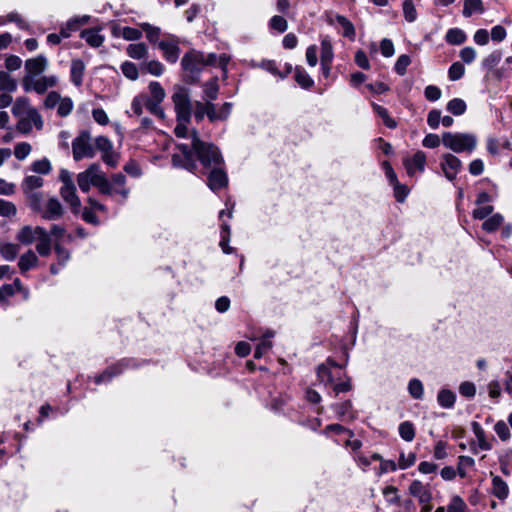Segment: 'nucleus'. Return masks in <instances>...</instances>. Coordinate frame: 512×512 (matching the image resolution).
<instances>
[{
  "label": "nucleus",
  "instance_id": "1",
  "mask_svg": "<svg viewBox=\"0 0 512 512\" xmlns=\"http://www.w3.org/2000/svg\"><path fill=\"white\" fill-rule=\"evenodd\" d=\"M217 55L215 53L204 54L201 51L192 49L184 54L181 59V67L184 71V79L188 83H197L200 74L207 66L216 65Z\"/></svg>",
  "mask_w": 512,
  "mask_h": 512
},
{
  "label": "nucleus",
  "instance_id": "2",
  "mask_svg": "<svg viewBox=\"0 0 512 512\" xmlns=\"http://www.w3.org/2000/svg\"><path fill=\"white\" fill-rule=\"evenodd\" d=\"M77 184L84 193L89 192L91 186L96 187L100 193L105 195L113 193V186L98 163H92L86 170L80 172L77 175Z\"/></svg>",
  "mask_w": 512,
  "mask_h": 512
},
{
  "label": "nucleus",
  "instance_id": "3",
  "mask_svg": "<svg viewBox=\"0 0 512 512\" xmlns=\"http://www.w3.org/2000/svg\"><path fill=\"white\" fill-rule=\"evenodd\" d=\"M442 143L455 153H471L477 146V139L469 133L445 132L442 135Z\"/></svg>",
  "mask_w": 512,
  "mask_h": 512
},
{
  "label": "nucleus",
  "instance_id": "4",
  "mask_svg": "<svg viewBox=\"0 0 512 512\" xmlns=\"http://www.w3.org/2000/svg\"><path fill=\"white\" fill-rule=\"evenodd\" d=\"M192 147L204 166L218 165L222 162L218 148L201 141L196 130L192 131Z\"/></svg>",
  "mask_w": 512,
  "mask_h": 512
},
{
  "label": "nucleus",
  "instance_id": "5",
  "mask_svg": "<svg viewBox=\"0 0 512 512\" xmlns=\"http://www.w3.org/2000/svg\"><path fill=\"white\" fill-rule=\"evenodd\" d=\"M72 153L75 161H80L84 158L92 159L95 156V148L88 131H82L74 138L72 141Z\"/></svg>",
  "mask_w": 512,
  "mask_h": 512
},
{
  "label": "nucleus",
  "instance_id": "6",
  "mask_svg": "<svg viewBox=\"0 0 512 512\" xmlns=\"http://www.w3.org/2000/svg\"><path fill=\"white\" fill-rule=\"evenodd\" d=\"M172 102L176 112V117H180L182 120L191 118V102L189 90L184 86H176L175 91L172 95Z\"/></svg>",
  "mask_w": 512,
  "mask_h": 512
},
{
  "label": "nucleus",
  "instance_id": "7",
  "mask_svg": "<svg viewBox=\"0 0 512 512\" xmlns=\"http://www.w3.org/2000/svg\"><path fill=\"white\" fill-rule=\"evenodd\" d=\"M57 83L58 77L56 75H43L22 80V86L26 92L33 91L40 95L44 94L48 89L55 87Z\"/></svg>",
  "mask_w": 512,
  "mask_h": 512
},
{
  "label": "nucleus",
  "instance_id": "8",
  "mask_svg": "<svg viewBox=\"0 0 512 512\" xmlns=\"http://www.w3.org/2000/svg\"><path fill=\"white\" fill-rule=\"evenodd\" d=\"M95 147L101 152L102 161L109 167L115 168L120 160V155L114 151L113 143L105 136H99L94 141Z\"/></svg>",
  "mask_w": 512,
  "mask_h": 512
},
{
  "label": "nucleus",
  "instance_id": "9",
  "mask_svg": "<svg viewBox=\"0 0 512 512\" xmlns=\"http://www.w3.org/2000/svg\"><path fill=\"white\" fill-rule=\"evenodd\" d=\"M44 126L43 118L36 108L30 110L29 113L18 118L16 129L21 134L27 135L32 132L33 127L37 130H42Z\"/></svg>",
  "mask_w": 512,
  "mask_h": 512
},
{
  "label": "nucleus",
  "instance_id": "10",
  "mask_svg": "<svg viewBox=\"0 0 512 512\" xmlns=\"http://www.w3.org/2000/svg\"><path fill=\"white\" fill-rule=\"evenodd\" d=\"M48 59L44 55H38L25 61V75L22 80L40 76L48 67Z\"/></svg>",
  "mask_w": 512,
  "mask_h": 512
},
{
  "label": "nucleus",
  "instance_id": "11",
  "mask_svg": "<svg viewBox=\"0 0 512 512\" xmlns=\"http://www.w3.org/2000/svg\"><path fill=\"white\" fill-rule=\"evenodd\" d=\"M45 229L40 226L25 225L19 229L16 234V240L23 245H31L43 235L45 236Z\"/></svg>",
  "mask_w": 512,
  "mask_h": 512
},
{
  "label": "nucleus",
  "instance_id": "12",
  "mask_svg": "<svg viewBox=\"0 0 512 512\" xmlns=\"http://www.w3.org/2000/svg\"><path fill=\"white\" fill-rule=\"evenodd\" d=\"M461 168L462 162L455 155L446 153L442 156L441 169L448 180H454Z\"/></svg>",
  "mask_w": 512,
  "mask_h": 512
},
{
  "label": "nucleus",
  "instance_id": "13",
  "mask_svg": "<svg viewBox=\"0 0 512 512\" xmlns=\"http://www.w3.org/2000/svg\"><path fill=\"white\" fill-rule=\"evenodd\" d=\"M409 494L418 499L419 504L426 506L431 504L432 493L428 485L423 484L419 480L411 482L408 488Z\"/></svg>",
  "mask_w": 512,
  "mask_h": 512
},
{
  "label": "nucleus",
  "instance_id": "14",
  "mask_svg": "<svg viewBox=\"0 0 512 512\" xmlns=\"http://www.w3.org/2000/svg\"><path fill=\"white\" fill-rule=\"evenodd\" d=\"M158 47L162 51L163 57L167 62L172 64L177 62L180 54V47L179 42L175 37L158 42Z\"/></svg>",
  "mask_w": 512,
  "mask_h": 512
},
{
  "label": "nucleus",
  "instance_id": "15",
  "mask_svg": "<svg viewBox=\"0 0 512 512\" xmlns=\"http://www.w3.org/2000/svg\"><path fill=\"white\" fill-rule=\"evenodd\" d=\"M403 165L409 176H414L417 171L423 172L426 165V154L419 150L412 157L404 158Z\"/></svg>",
  "mask_w": 512,
  "mask_h": 512
},
{
  "label": "nucleus",
  "instance_id": "16",
  "mask_svg": "<svg viewBox=\"0 0 512 512\" xmlns=\"http://www.w3.org/2000/svg\"><path fill=\"white\" fill-rule=\"evenodd\" d=\"M63 212V207L59 200L55 197H51L44 203L40 214L43 219L53 221L60 219L63 215Z\"/></svg>",
  "mask_w": 512,
  "mask_h": 512
},
{
  "label": "nucleus",
  "instance_id": "17",
  "mask_svg": "<svg viewBox=\"0 0 512 512\" xmlns=\"http://www.w3.org/2000/svg\"><path fill=\"white\" fill-rule=\"evenodd\" d=\"M60 195L63 200L70 206L73 213H79L81 208V201L76 194L75 185L62 186Z\"/></svg>",
  "mask_w": 512,
  "mask_h": 512
},
{
  "label": "nucleus",
  "instance_id": "18",
  "mask_svg": "<svg viewBox=\"0 0 512 512\" xmlns=\"http://www.w3.org/2000/svg\"><path fill=\"white\" fill-rule=\"evenodd\" d=\"M38 264V256L31 249L23 253L18 260V267L22 274H25L29 270L36 268Z\"/></svg>",
  "mask_w": 512,
  "mask_h": 512
},
{
  "label": "nucleus",
  "instance_id": "19",
  "mask_svg": "<svg viewBox=\"0 0 512 512\" xmlns=\"http://www.w3.org/2000/svg\"><path fill=\"white\" fill-rule=\"evenodd\" d=\"M178 148L181 150V152L183 154L184 162L181 161L179 155L174 154L172 156L173 164L175 166H183V167H185L188 170H192L193 168H195L196 165H195V163L193 161L192 150L189 149V147L187 145H184V144L178 145Z\"/></svg>",
  "mask_w": 512,
  "mask_h": 512
},
{
  "label": "nucleus",
  "instance_id": "20",
  "mask_svg": "<svg viewBox=\"0 0 512 512\" xmlns=\"http://www.w3.org/2000/svg\"><path fill=\"white\" fill-rule=\"evenodd\" d=\"M228 179L226 173L221 169H213L208 177V186L211 190L217 191L227 185Z\"/></svg>",
  "mask_w": 512,
  "mask_h": 512
},
{
  "label": "nucleus",
  "instance_id": "21",
  "mask_svg": "<svg viewBox=\"0 0 512 512\" xmlns=\"http://www.w3.org/2000/svg\"><path fill=\"white\" fill-rule=\"evenodd\" d=\"M85 63L81 59H73L71 62L70 78L71 82L79 87L82 85L85 73Z\"/></svg>",
  "mask_w": 512,
  "mask_h": 512
},
{
  "label": "nucleus",
  "instance_id": "22",
  "mask_svg": "<svg viewBox=\"0 0 512 512\" xmlns=\"http://www.w3.org/2000/svg\"><path fill=\"white\" fill-rule=\"evenodd\" d=\"M274 336H275V332L273 330H267L263 334L261 341L256 346V349L254 352L255 358L259 359L271 350V348L273 346L271 339Z\"/></svg>",
  "mask_w": 512,
  "mask_h": 512
},
{
  "label": "nucleus",
  "instance_id": "23",
  "mask_svg": "<svg viewBox=\"0 0 512 512\" xmlns=\"http://www.w3.org/2000/svg\"><path fill=\"white\" fill-rule=\"evenodd\" d=\"M492 476V493L495 497H497L500 500H504L508 497L509 494V487L507 483L499 476L493 475Z\"/></svg>",
  "mask_w": 512,
  "mask_h": 512
},
{
  "label": "nucleus",
  "instance_id": "24",
  "mask_svg": "<svg viewBox=\"0 0 512 512\" xmlns=\"http://www.w3.org/2000/svg\"><path fill=\"white\" fill-rule=\"evenodd\" d=\"M35 107H33L30 104V101L26 97H18L12 106V113L15 117L20 118L23 115L30 112V110H33Z\"/></svg>",
  "mask_w": 512,
  "mask_h": 512
},
{
  "label": "nucleus",
  "instance_id": "25",
  "mask_svg": "<svg viewBox=\"0 0 512 512\" xmlns=\"http://www.w3.org/2000/svg\"><path fill=\"white\" fill-rule=\"evenodd\" d=\"M127 55L135 60L145 59L148 55V47L145 43H133L128 45L126 49Z\"/></svg>",
  "mask_w": 512,
  "mask_h": 512
},
{
  "label": "nucleus",
  "instance_id": "26",
  "mask_svg": "<svg viewBox=\"0 0 512 512\" xmlns=\"http://www.w3.org/2000/svg\"><path fill=\"white\" fill-rule=\"evenodd\" d=\"M112 183L115 186L113 188V193H117L123 197V199H127L130 193L129 188L126 187V177L117 173L112 176Z\"/></svg>",
  "mask_w": 512,
  "mask_h": 512
},
{
  "label": "nucleus",
  "instance_id": "27",
  "mask_svg": "<svg viewBox=\"0 0 512 512\" xmlns=\"http://www.w3.org/2000/svg\"><path fill=\"white\" fill-rule=\"evenodd\" d=\"M83 38L90 46L97 48L103 44L104 37L96 29H88L81 32Z\"/></svg>",
  "mask_w": 512,
  "mask_h": 512
},
{
  "label": "nucleus",
  "instance_id": "28",
  "mask_svg": "<svg viewBox=\"0 0 512 512\" xmlns=\"http://www.w3.org/2000/svg\"><path fill=\"white\" fill-rule=\"evenodd\" d=\"M455 400V393L449 389H441L437 395L438 404L443 408H452Z\"/></svg>",
  "mask_w": 512,
  "mask_h": 512
},
{
  "label": "nucleus",
  "instance_id": "29",
  "mask_svg": "<svg viewBox=\"0 0 512 512\" xmlns=\"http://www.w3.org/2000/svg\"><path fill=\"white\" fill-rule=\"evenodd\" d=\"M17 90V81L5 71H0V91L13 93Z\"/></svg>",
  "mask_w": 512,
  "mask_h": 512
},
{
  "label": "nucleus",
  "instance_id": "30",
  "mask_svg": "<svg viewBox=\"0 0 512 512\" xmlns=\"http://www.w3.org/2000/svg\"><path fill=\"white\" fill-rule=\"evenodd\" d=\"M503 222V215L500 213H495L484 221L482 224V229L486 232L492 233L496 231L503 224Z\"/></svg>",
  "mask_w": 512,
  "mask_h": 512
},
{
  "label": "nucleus",
  "instance_id": "31",
  "mask_svg": "<svg viewBox=\"0 0 512 512\" xmlns=\"http://www.w3.org/2000/svg\"><path fill=\"white\" fill-rule=\"evenodd\" d=\"M25 195L27 197L28 204H29L30 208L33 211L40 213V211H42V208L45 203L43 194L41 192L34 191V192H27V193H25Z\"/></svg>",
  "mask_w": 512,
  "mask_h": 512
},
{
  "label": "nucleus",
  "instance_id": "32",
  "mask_svg": "<svg viewBox=\"0 0 512 512\" xmlns=\"http://www.w3.org/2000/svg\"><path fill=\"white\" fill-rule=\"evenodd\" d=\"M472 430L477 438L479 447L482 450H490L492 448L490 442L486 439L485 431L478 422L472 423Z\"/></svg>",
  "mask_w": 512,
  "mask_h": 512
},
{
  "label": "nucleus",
  "instance_id": "33",
  "mask_svg": "<svg viewBox=\"0 0 512 512\" xmlns=\"http://www.w3.org/2000/svg\"><path fill=\"white\" fill-rule=\"evenodd\" d=\"M20 251V246L14 243H5L0 246V254L6 261H13L16 259Z\"/></svg>",
  "mask_w": 512,
  "mask_h": 512
},
{
  "label": "nucleus",
  "instance_id": "34",
  "mask_svg": "<svg viewBox=\"0 0 512 512\" xmlns=\"http://www.w3.org/2000/svg\"><path fill=\"white\" fill-rule=\"evenodd\" d=\"M204 96L206 101H213L217 98L219 92V85L217 77H214L210 81L206 82L203 86Z\"/></svg>",
  "mask_w": 512,
  "mask_h": 512
},
{
  "label": "nucleus",
  "instance_id": "35",
  "mask_svg": "<svg viewBox=\"0 0 512 512\" xmlns=\"http://www.w3.org/2000/svg\"><path fill=\"white\" fill-rule=\"evenodd\" d=\"M484 7L482 0H465L463 7V15L470 17L473 13H483Z\"/></svg>",
  "mask_w": 512,
  "mask_h": 512
},
{
  "label": "nucleus",
  "instance_id": "36",
  "mask_svg": "<svg viewBox=\"0 0 512 512\" xmlns=\"http://www.w3.org/2000/svg\"><path fill=\"white\" fill-rule=\"evenodd\" d=\"M43 179L40 176L30 175L27 176L22 183L24 193L34 192L35 189L42 187Z\"/></svg>",
  "mask_w": 512,
  "mask_h": 512
},
{
  "label": "nucleus",
  "instance_id": "37",
  "mask_svg": "<svg viewBox=\"0 0 512 512\" xmlns=\"http://www.w3.org/2000/svg\"><path fill=\"white\" fill-rule=\"evenodd\" d=\"M36 251L40 256L47 257L51 253V238L47 231H45V236H41L36 244Z\"/></svg>",
  "mask_w": 512,
  "mask_h": 512
},
{
  "label": "nucleus",
  "instance_id": "38",
  "mask_svg": "<svg viewBox=\"0 0 512 512\" xmlns=\"http://www.w3.org/2000/svg\"><path fill=\"white\" fill-rule=\"evenodd\" d=\"M230 242V226L223 222L221 226V240H220V247L222 248V251L225 254H230L233 251V248L229 246Z\"/></svg>",
  "mask_w": 512,
  "mask_h": 512
},
{
  "label": "nucleus",
  "instance_id": "39",
  "mask_svg": "<svg viewBox=\"0 0 512 512\" xmlns=\"http://www.w3.org/2000/svg\"><path fill=\"white\" fill-rule=\"evenodd\" d=\"M141 68L156 77L161 76L165 70L164 65L158 60L145 62L142 64Z\"/></svg>",
  "mask_w": 512,
  "mask_h": 512
},
{
  "label": "nucleus",
  "instance_id": "40",
  "mask_svg": "<svg viewBox=\"0 0 512 512\" xmlns=\"http://www.w3.org/2000/svg\"><path fill=\"white\" fill-rule=\"evenodd\" d=\"M333 56V48L330 39L328 37H323L321 39V62L332 63Z\"/></svg>",
  "mask_w": 512,
  "mask_h": 512
},
{
  "label": "nucleus",
  "instance_id": "41",
  "mask_svg": "<svg viewBox=\"0 0 512 512\" xmlns=\"http://www.w3.org/2000/svg\"><path fill=\"white\" fill-rule=\"evenodd\" d=\"M447 110L455 116H460L466 111V103L460 98H454L447 103Z\"/></svg>",
  "mask_w": 512,
  "mask_h": 512
},
{
  "label": "nucleus",
  "instance_id": "42",
  "mask_svg": "<svg viewBox=\"0 0 512 512\" xmlns=\"http://www.w3.org/2000/svg\"><path fill=\"white\" fill-rule=\"evenodd\" d=\"M121 71H122L123 75L131 81H135L139 77V69H138L137 65L133 62H130V61L123 62L121 65Z\"/></svg>",
  "mask_w": 512,
  "mask_h": 512
},
{
  "label": "nucleus",
  "instance_id": "43",
  "mask_svg": "<svg viewBox=\"0 0 512 512\" xmlns=\"http://www.w3.org/2000/svg\"><path fill=\"white\" fill-rule=\"evenodd\" d=\"M150 98L148 100L163 101L166 97L165 90L157 81L149 83Z\"/></svg>",
  "mask_w": 512,
  "mask_h": 512
},
{
  "label": "nucleus",
  "instance_id": "44",
  "mask_svg": "<svg viewBox=\"0 0 512 512\" xmlns=\"http://www.w3.org/2000/svg\"><path fill=\"white\" fill-rule=\"evenodd\" d=\"M17 214V207L11 201L0 199V216L4 218H13Z\"/></svg>",
  "mask_w": 512,
  "mask_h": 512
},
{
  "label": "nucleus",
  "instance_id": "45",
  "mask_svg": "<svg viewBox=\"0 0 512 512\" xmlns=\"http://www.w3.org/2000/svg\"><path fill=\"white\" fill-rule=\"evenodd\" d=\"M295 80L303 88H310L314 81L303 68H296Z\"/></svg>",
  "mask_w": 512,
  "mask_h": 512
},
{
  "label": "nucleus",
  "instance_id": "46",
  "mask_svg": "<svg viewBox=\"0 0 512 512\" xmlns=\"http://www.w3.org/2000/svg\"><path fill=\"white\" fill-rule=\"evenodd\" d=\"M335 20L340 26L343 27V36L353 39L355 36V29L353 24L342 15H336Z\"/></svg>",
  "mask_w": 512,
  "mask_h": 512
},
{
  "label": "nucleus",
  "instance_id": "47",
  "mask_svg": "<svg viewBox=\"0 0 512 512\" xmlns=\"http://www.w3.org/2000/svg\"><path fill=\"white\" fill-rule=\"evenodd\" d=\"M399 434L407 442H411L415 437V429L411 422L405 421L399 425Z\"/></svg>",
  "mask_w": 512,
  "mask_h": 512
},
{
  "label": "nucleus",
  "instance_id": "48",
  "mask_svg": "<svg viewBox=\"0 0 512 512\" xmlns=\"http://www.w3.org/2000/svg\"><path fill=\"white\" fill-rule=\"evenodd\" d=\"M142 30L146 33V38L151 43H156L159 40L161 30L159 27L152 26L149 23H142L141 25Z\"/></svg>",
  "mask_w": 512,
  "mask_h": 512
},
{
  "label": "nucleus",
  "instance_id": "49",
  "mask_svg": "<svg viewBox=\"0 0 512 512\" xmlns=\"http://www.w3.org/2000/svg\"><path fill=\"white\" fill-rule=\"evenodd\" d=\"M120 366H122V363L107 368L102 374H100V375L95 377V380H94L95 383L99 384V383L108 381L113 376L118 375L119 373H121L122 369L120 368Z\"/></svg>",
  "mask_w": 512,
  "mask_h": 512
},
{
  "label": "nucleus",
  "instance_id": "50",
  "mask_svg": "<svg viewBox=\"0 0 512 512\" xmlns=\"http://www.w3.org/2000/svg\"><path fill=\"white\" fill-rule=\"evenodd\" d=\"M468 506L460 496H453L447 506V512H467Z\"/></svg>",
  "mask_w": 512,
  "mask_h": 512
},
{
  "label": "nucleus",
  "instance_id": "51",
  "mask_svg": "<svg viewBox=\"0 0 512 512\" xmlns=\"http://www.w3.org/2000/svg\"><path fill=\"white\" fill-rule=\"evenodd\" d=\"M446 40L450 44L459 45L466 40V35L461 29H450L446 34Z\"/></svg>",
  "mask_w": 512,
  "mask_h": 512
},
{
  "label": "nucleus",
  "instance_id": "52",
  "mask_svg": "<svg viewBox=\"0 0 512 512\" xmlns=\"http://www.w3.org/2000/svg\"><path fill=\"white\" fill-rule=\"evenodd\" d=\"M352 404L350 401H344L342 403H337L332 405V409L335 411L339 418H344L346 416L353 418L351 413Z\"/></svg>",
  "mask_w": 512,
  "mask_h": 512
},
{
  "label": "nucleus",
  "instance_id": "53",
  "mask_svg": "<svg viewBox=\"0 0 512 512\" xmlns=\"http://www.w3.org/2000/svg\"><path fill=\"white\" fill-rule=\"evenodd\" d=\"M408 391H409V394L414 399H421L423 397V393H424V388H423L422 382L418 379L410 380L408 383Z\"/></svg>",
  "mask_w": 512,
  "mask_h": 512
},
{
  "label": "nucleus",
  "instance_id": "54",
  "mask_svg": "<svg viewBox=\"0 0 512 512\" xmlns=\"http://www.w3.org/2000/svg\"><path fill=\"white\" fill-rule=\"evenodd\" d=\"M7 22H15L20 29H27L28 27L25 20L17 12H11L6 17H0V26Z\"/></svg>",
  "mask_w": 512,
  "mask_h": 512
},
{
  "label": "nucleus",
  "instance_id": "55",
  "mask_svg": "<svg viewBox=\"0 0 512 512\" xmlns=\"http://www.w3.org/2000/svg\"><path fill=\"white\" fill-rule=\"evenodd\" d=\"M119 35L127 41H135L142 37V31L126 26L119 30Z\"/></svg>",
  "mask_w": 512,
  "mask_h": 512
},
{
  "label": "nucleus",
  "instance_id": "56",
  "mask_svg": "<svg viewBox=\"0 0 512 512\" xmlns=\"http://www.w3.org/2000/svg\"><path fill=\"white\" fill-rule=\"evenodd\" d=\"M51 168V163L47 158L36 160L31 166L32 171L44 175L50 173Z\"/></svg>",
  "mask_w": 512,
  "mask_h": 512
},
{
  "label": "nucleus",
  "instance_id": "57",
  "mask_svg": "<svg viewBox=\"0 0 512 512\" xmlns=\"http://www.w3.org/2000/svg\"><path fill=\"white\" fill-rule=\"evenodd\" d=\"M32 146L28 142H20L14 147V155L18 160H24L31 153Z\"/></svg>",
  "mask_w": 512,
  "mask_h": 512
},
{
  "label": "nucleus",
  "instance_id": "58",
  "mask_svg": "<svg viewBox=\"0 0 512 512\" xmlns=\"http://www.w3.org/2000/svg\"><path fill=\"white\" fill-rule=\"evenodd\" d=\"M193 114L196 121H202L208 115V101H195Z\"/></svg>",
  "mask_w": 512,
  "mask_h": 512
},
{
  "label": "nucleus",
  "instance_id": "59",
  "mask_svg": "<svg viewBox=\"0 0 512 512\" xmlns=\"http://www.w3.org/2000/svg\"><path fill=\"white\" fill-rule=\"evenodd\" d=\"M373 108L374 111L382 118L384 124L388 128L393 129L396 127V121L389 116L388 111L384 107L374 104Z\"/></svg>",
  "mask_w": 512,
  "mask_h": 512
},
{
  "label": "nucleus",
  "instance_id": "60",
  "mask_svg": "<svg viewBox=\"0 0 512 512\" xmlns=\"http://www.w3.org/2000/svg\"><path fill=\"white\" fill-rule=\"evenodd\" d=\"M501 58L502 53L500 51H494L483 59L482 65L487 69H493L499 64Z\"/></svg>",
  "mask_w": 512,
  "mask_h": 512
},
{
  "label": "nucleus",
  "instance_id": "61",
  "mask_svg": "<svg viewBox=\"0 0 512 512\" xmlns=\"http://www.w3.org/2000/svg\"><path fill=\"white\" fill-rule=\"evenodd\" d=\"M73 109V102L69 97H65L60 99V102L57 107V113L61 117L68 116Z\"/></svg>",
  "mask_w": 512,
  "mask_h": 512
},
{
  "label": "nucleus",
  "instance_id": "62",
  "mask_svg": "<svg viewBox=\"0 0 512 512\" xmlns=\"http://www.w3.org/2000/svg\"><path fill=\"white\" fill-rule=\"evenodd\" d=\"M403 14L408 22H414L417 18V12L412 0H405L403 2Z\"/></svg>",
  "mask_w": 512,
  "mask_h": 512
},
{
  "label": "nucleus",
  "instance_id": "63",
  "mask_svg": "<svg viewBox=\"0 0 512 512\" xmlns=\"http://www.w3.org/2000/svg\"><path fill=\"white\" fill-rule=\"evenodd\" d=\"M317 376H318L319 381L325 385H329L333 382L332 373H331L330 369L324 364H322L318 367Z\"/></svg>",
  "mask_w": 512,
  "mask_h": 512
},
{
  "label": "nucleus",
  "instance_id": "64",
  "mask_svg": "<svg viewBox=\"0 0 512 512\" xmlns=\"http://www.w3.org/2000/svg\"><path fill=\"white\" fill-rule=\"evenodd\" d=\"M411 59L408 55L402 54L398 57L395 63V71L397 74L403 76L406 73L407 67L410 65Z\"/></svg>",
  "mask_w": 512,
  "mask_h": 512
}]
</instances>
